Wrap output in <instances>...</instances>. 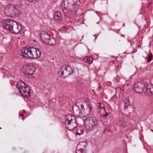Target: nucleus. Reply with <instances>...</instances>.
<instances>
[{
	"label": "nucleus",
	"instance_id": "f257e3e1",
	"mask_svg": "<svg viewBox=\"0 0 153 153\" xmlns=\"http://www.w3.org/2000/svg\"><path fill=\"white\" fill-rule=\"evenodd\" d=\"M21 55L25 58H38L40 57L41 53L39 49L27 47L21 50Z\"/></svg>",
	"mask_w": 153,
	"mask_h": 153
},
{
	"label": "nucleus",
	"instance_id": "f03ea898",
	"mask_svg": "<svg viewBox=\"0 0 153 153\" xmlns=\"http://www.w3.org/2000/svg\"><path fill=\"white\" fill-rule=\"evenodd\" d=\"M3 26L5 29L12 33L17 34L21 31V26L13 20H5L3 24Z\"/></svg>",
	"mask_w": 153,
	"mask_h": 153
},
{
	"label": "nucleus",
	"instance_id": "7ed1b4c3",
	"mask_svg": "<svg viewBox=\"0 0 153 153\" xmlns=\"http://www.w3.org/2000/svg\"><path fill=\"white\" fill-rule=\"evenodd\" d=\"M97 126V121L94 117L86 118L85 121L84 128L87 131H93Z\"/></svg>",
	"mask_w": 153,
	"mask_h": 153
},
{
	"label": "nucleus",
	"instance_id": "20e7f679",
	"mask_svg": "<svg viewBox=\"0 0 153 153\" xmlns=\"http://www.w3.org/2000/svg\"><path fill=\"white\" fill-rule=\"evenodd\" d=\"M17 87L19 89V93L24 97L27 98L30 96V92L29 88L24 82L19 80L17 82Z\"/></svg>",
	"mask_w": 153,
	"mask_h": 153
},
{
	"label": "nucleus",
	"instance_id": "39448f33",
	"mask_svg": "<svg viewBox=\"0 0 153 153\" xmlns=\"http://www.w3.org/2000/svg\"><path fill=\"white\" fill-rule=\"evenodd\" d=\"M65 124L66 128L71 131L77 126L75 118L71 114L68 115L65 117Z\"/></svg>",
	"mask_w": 153,
	"mask_h": 153
},
{
	"label": "nucleus",
	"instance_id": "423d86ee",
	"mask_svg": "<svg viewBox=\"0 0 153 153\" xmlns=\"http://www.w3.org/2000/svg\"><path fill=\"white\" fill-rule=\"evenodd\" d=\"M35 71V68L33 65H26L23 66L22 69V72L27 75L33 74Z\"/></svg>",
	"mask_w": 153,
	"mask_h": 153
},
{
	"label": "nucleus",
	"instance_id": "0eeeda50",
	"mask_svg": "<svg viewBox=\"0 0 153 153\" xmlns=\"http://www.w3.org/2000/svg\"><path fill=\"white\" fill-rule=\"evenodd\" d=\"M134 88L136 92L142 93L144 91L146 87L143 83L137 82L134 85Z\"/></svg>",
	"mask_w": 153,
	"mask_h": 153
},
{
	"label": "nucleus",
	"instance_id": "6e6552de",
	"mask_svg": "<svg viewBox=\"0 0 153 153\" xmlns=\"http://www.w3.org/2000/svg\"><path fill=\"white\" fill-rule=\"evenodd\" d=\"M99 115L102 118L106 119L108 115L105 111L103 105H101L97 107Z\"/></svg>",
	"mask_w": 153,
	"mask_h": 153
},
{
	"label": "nucleus",
	"instance_id": "1a4fd4ad",
	"mask_svg": "<svg viewBox=\"0 0 153 153\" xmlns=\"http://www.w3.org/2000/svg\"><path fill=\"white\" fill-rule=\"evenodd\" d=\"M41 37L42 41L44 43L46 44L48 43V41L51 37L47 33L42 32L41 33Z\"/></svg>",
	"mask_w": 153,
	"mask_h": 153
},
{
	"label": "nucleus",
	"instance_id": "9d476101",
	"mask_svg": "<svg viewBox=\"0 0 153 153\" xmlns=\"http://www.w3.org/2000/svg\"><path fill=\"white\" fill-rule=\"evenodd\" d=\"M62 69L63 70L66 71L65 74L70 75L74 72V69L69 65H63Z\"/></svg>",
	"mask_w": 153,
	"mask_h": 153
},
{
	"label": "nucleus",
	"instance_id": "9b49d317",
	"mask_svg": "<svg viewBox=\"0 0 153 153\" xmlns=\"http://www.w3.org/2000/svg\"><path fill=\"white\" fill-rule=\"evenodd\" d=\"M145 93L147 95H153V85L150 84L146 87Z\"/></svg>",
	"mask_w": 153,
	"mask_h": 153
},
{
	"label": "nucleus",
	"instance_id": "f8f14e48",
	"mask_svg": "<svg viewBox=\"0 0 153 153\" xmlns=\"http://www.w3.org/2000/svg\"><path fill=\"white\" fill-rule=\"evenodd\" d=\"M18 10H4V13L5 15L10 17H14L16 16L15 11Z\"/></svg>",
	"mask_w": 153,
	"mask_h": 153
},
{
	"label": "nucleus",
	"instance_id": "ddd939ff",
	"mask_svg": "<svg viewBox=\"0 0 153 153\" xmlns=\"http://www.w3.org/2000/svg\"><path fill=\"white\" fill-rule=\"evenodd\" d=\"M124 102L125 104L124 108L125 110H127L131 107V102L129 100L128 98H126L124 100Z\"/></svg>",
	"mask_w": 153,
	"mask_h": 153
},
{
	"label": "nucleus",
	"instance_id": "4468645a",
	"mask_svg": "<svg viewBox=\"0 0 153 153\" xmlns=\"http://www.w3.org/2000/svg\"><path fill=\"white\" fill-rule=\"evenodd\" d=\"M86 100L87 99H85L84 98H82V99H79L76 102V105L79 108L82 103H85Z\"/></svg>",
	"mask_w": 153,
	"mask_h": 153
},
{
	"label": "nucleus",
	"instance_id": "2eb2a0df",
	"mask_svg": "<svg viewBox=\"0 0 153 153\" xmlns=\"http://www.w3.org/2000/svg\"><path fill=\"white\" fill-rule=\"evenodd\" d=\"M62 16L59 12L55 13L54 15L55 19L57 21H60L62 19Z\"/></svg>",
	"mask_w": 153,
	"mask_h": 153
},
{
	"label": "nucleus",
	"instance_id": "dca6fc26",
	"mask_svg": "<svg viewBox=\"0 0 153 153\" xmlns=\"http://www.w3.org/2000/svg\"><path fill=\"white\" fill-rule=\"evenodd\" d=\"M56 40L53 38L51 37L48 41V43L46 45H48L51 46H54L56 45Z\"/></svg>",
	"mask_w": 153,
	"mask_h": 153
},
{
	"label": "nucleus",
	"instance_id": "f3484780",
	"mask_svg": "<svg viewBox=\"0 0 153 153\" xmlns=\"http://www.w3.org/2000/svg\"><path fill=\"white\" fill-rule=\"evenodd\" d=\"M65 72L66 71L63 70L62 69V66L58 71V74L62 78H65L68 76V75L65 74Z\"/></svg>",
	"mask_w": 153,
	"mask_h": 153
},
{
	"label": "nucleus",
	"instance_id": "a211bd4d",
	"mask_svg": "<svg viewBox=\"0 0 153 153\" xmlns=\"http://www.w3.org/2000/svg\"><path fill=\"white\" fill-rule=\"evenodd\" d=\"M84 61L85 62H87L91 64L92 63L93 58H92L90 56L88 57L86 56L84 58Z\"/></svg>",
	"mask_w": 153,
	"mask_h": 153
},
{
	"label": "nucleus",
	"instance_id": "6ab92c4d",
	"mask_svg": "<svg viewBox=\"0 0 153 153\" xmlns=\"http://www.w3.org/2000/svg\"><path fill=\"white\" fill-rule=\"evenodd\" d=\"M6 9H13V10L18 9H19V6L16 5H10L6 6Z\"/></svg>",
	"mask_w": 153,
	"mask_h": 153
},
{
	"label": "nucleus",
	"instance_id": "aec40b11",
	"mask_svg": "<svg viewBox=\"0 0 153 153\" xmlns=\"http://www.w3.org/2000/svg\"><path fill=\"white\" fill-rule=\"evenodd\" d=\"M119 116L120 117L119 119V121L122 124L123 123L125 122L124 119V117L123 116V114H119Z\"/></svg>",
	"mask_w": 153,
	"mask_h": 153
},
{
	"label": "nucleus",
	"instance_id": "412c9836",
	"mask_svg": "<svg viewBox=\"0 0 153 153\" xmlns=\"http://www.w3.org/2000/svg\"><path fill=\"white\" fill-rule=\"evenodd\" d=\"M84 131V130L82 127H79L78 128L76 131V134L79 135L82 134Z\"/></svg>",
	"mask_w": 153,
	"mask_h": 153
},
{
	"label": "nucleus",
	"instance_id": "4be33fe9",
	"mask_svg": "<svg viewBox=\"0 0 153 153\" xmlns=\"http://www.w3.org/2000/svg\"><path fill=\"white\" fill-rule=\"evenodd\" d=\"M124 91V87L123 86L121 88L117 87L116 89V92L117 91H119L122 94H123Z\"/></svg>",
	"mask_w": 153,
	"mask_h": 153
},
{
	"label": "nucleus",
	"instance_id": "5701e85b",
	"mask_svg": "<svg viewBox=\"0 0 153 153\" xmlns=\"http://www.w3.org/2000/svg\"><path fill=\"white\" fill-rule=\"evenodd\" d=\"M82 86L80 85H77L76 87V89L78 91L80 92L82 90Z\"/></svg>",
	"mask_w": 153,
	"mask_h": 153
},
{
	"label": "nucleus",
	"instance_id": "b1692460",
	"mask_svg": "<svg viewBox=\"0 0 153 153\" xmlns=\"http://www.w3.org/2000/svg\"><path fill=\"white\" fill-rule=\"evenodd\" d=\"M153 55L152 53L150 54L149 56L148 57V58L147 59V62H149L152 59V57Z\"/></svg>",
	"mask_w": 153,
	"mask_h": 153
},
{
	"label": "nucleus",
	"instance_id": "393cba45",
	"mask_svg": "<svg viewBox=\"0 0 153 153\" xmlns=\"http://www.w3.org/2000/svg\"><path fill=\"white\" fill-rule=\"evenodd\" d=\"M83 146L84 147H85L86 145V143L85 142H82L80 143L78 145V146Z\"/></svg>",
	"mask_w": 153,
	"mask_h": 153
},
{
	"label": "nucleus",
	"instance_id": "a878e982",
	"mask_svg": "<svg viewBox=\"0 0 153 153\" xmlns=\"http://www.w3.org/2000/svg\"><path fill=\"white\" fill-rule=\"evenodd\" d=\"M78 153H85V152H84V149H80L79 150H78ZM77 153H78L77 152H76Z\"/></svg>",
	"mask_w": 153,
	"mask_h": 153
},
{
	"label": "nucleus",
	"instance_id": "bb28decb",
	"mask_svg": "<svg viewBox=\"0 0 153 153\" xmlns=\"http://www.w3.org/2000/svg\"><path fill=\"white\" fill-rule=\"evenodd\" d=\"M15 11V13L16 14V16L17 15H19L20 14V12L19 10H18L17 11Z\"/></svg>",
	"mask_w": 153,
	"mask_h": 153
},
{
	"label": "nucleus",
	"instance_id": "cd10ccee",
	"mask_svg": "<svg viewBox=\"0 0 153 153\" xmlns=\"http://www.w3.org/2000/svg\"><path fill=\"white\" fill-rule=\"evenodd\" d=\"M84 103H82L80 106L81 108L83 109L84 108V105L83 104Z\"/></svg>",
	"mask_w": 153,
	"mask_h": 153
},
{
	"label": "nucleus",
	"instance_id": "c85d7f7f",
	"mask_svg": "<svg viewBox=\"0 0 153 153\" xmlns=\"http://www.w3.org/2000/svg\"><path fill=\"white\" fill-rule=\"evenodd\" d=\"M101 105H102V104H101V103H98L97 105V107H99V106Z\"/></svg>",
	"mask_w": 153,
	"mask_h": 153
},
{
	"label": "nucleus",
	"instance_id": "c756f323",
	"mask_svg": "<svg viewBox=\"0 0 153 153\" xmlns=\"http://www.w3.org/2000/svg\"><path fill=\"white\" fill-rule=\"evenodd\" d=\"M88 107L89 108V111H91V106H90L89 105L88 106Z\"/></svg>",
	"mask_w": 153,
	"mask_h": 153
},
{
	"label": "nucleus",
	"instance_id": "7c9ffc66",
	"mask_svg": "<svg viewBox=\"0 0 153 153\" xmlns=\"http://www.w3.org/2000/svg\"><path fill=\"white\" fill-rule=\"evenodd\" d=\"M150 5H151V4H148V8H149V7L150 6Z\"/></svg>",
	"mask_w": 153,
	"mask_h": 153
},
{
	"label": "nucleus",
	"instance_id": "2f4dec72",
	"mask_svg": "<svg viewBox=\"0 0 153 153\" xmlns=\"http://www.w3.org/2000/svg\"><path fill=\"white\" fill-rule=\"evenodd\" d=\"M20 116H21V117H22V119H23H23H24V117H23V114H21V115Z\"/></svg>",
	"mask_w": 153,
	"mask_h": 153
},
{
	"label": "nucleus",
	"instance_id": "473e14b6",
	"mask_svg": "<svg viewBox=\"0 0 153 153\" xmlns=\"http://www.w3.org/2000/svg\"><path fill=\"white\" fill-rule=\"evenodd\" d=\"M29 1H30V2H32L33 1H34V0H28Z\"/></svg>",
	"mask_w": 153,
	"mask_h": 153
},
{
	"label": "nucleus",
	"instance_id": "72a5a7b5",
	"mask_svg": "<svg viewBox=\"0 0 153 153\" xmlns=\"http://www.w3.org/2000/svg\"><path fill=\"white\" fill-rule=\"evenodd\" d=\"M118 66H119V65H118V66H117V69H118Z\"/></svg>",
	"mask_w": 153,
	"mask_h": 153
},
{
	"label": "nucleus",
	"instance_id": "f704fd0d",
	"mask_svg": "<svg viewBox=\"0 0 153 153\" xmlns=\"http://www.w3.org/2000/svg\"><path fill=\"white\" fill-rule=\"evenodd\" d=\"M130 85L129 84H127V85Z\"/></svg>",
	"mask_w": 153,
	"mask_h": 153
},
{
	"label": "nucleus",
	"instance_id": "c9c22d12",
	"mask_svg": "<svg viewBox=\"0 0 153 153\" xmlns=\"http://www.w3.org/2000/svg\"><path fill=\"white\" fill-rule=\"evenodd\" d=\"M1 129V127H0V129Z\"/></svg>",
	"mask_w": 153,
	"mask_h": 153
},
{
	"label": "nucleus",
	"instance_id": "e433bc0d",
	"mask_svg": "<svg viewBox=\"0 0 153 153\" xmlns=\"http://www.w3.org/2000/svg\"><path fill=\"white\" fill-rule=\"evenodd\" d=\"M144 57V58H145V59H146V58L145 57Z\"/></svg>",
	"mask_w": 153,
	"mask_h": 153
},
{
	"label": "nucleus",
	"instance_id": "4c0bfd02",
	"mask_svg": "<svg viewBox=\"0 0 153 153\" xmlns=\"http://www.w3.org/2000/svg\"><path fill=\"white\" fill-rule=\"evenodd\" d=\"M76 153H77V152H76Z\"/></svg>",
	"mask_w": 153,
	"mask_h": 153
}]
</instances>
